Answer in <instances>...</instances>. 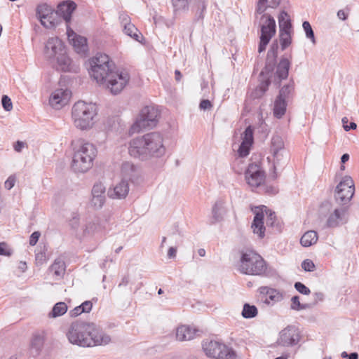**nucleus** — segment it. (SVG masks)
I'll return each instance as SVG.
<instances>
[{
    "label": "nucleus",
    "mask_w": 359,
    "mask_h": 359,
    "mask_svg": "<svg viewBox=\"0 0 359 359\" xmlns=\"http://www.w3.org/2000/svg\"><path fill=\"white\" fill-rule=\"evenodd\" d=\"M279 32H292V26L290 15L284 10L278 13Z\"/></svg>",
    "instance_id": "nucleus-29"
},
{
    "label": "nucleus",
    "mask_w": 359,
    "mask_h": 359,
    "mask_svg": "<svg viewBox=\"0 0 359 359\" xmlns=\"http://www.w3.org/2000/svg\"><path fill=\"white\" fill-rule=\"evenodd\" d=\"M202 348L210 359H236V352L224 343L216 340H204Z\"/></svg>",
    "instance_id": "nucleus-8"
},
{
    "label": "nucleus",
    "mask_w": 359,
    "mask_h": 359,
    "mask_svg": "<svg viewBox=\"0 0 359 359\" xmlns=\"http://www.w3.org/2000/svg\"><path fill=\"white\" fill-rule=\"evenodd\" d=\"M105 187L99 182L96 183L92 189L91 205L95 209H100L105 202Z\"/></svg>",
    "instance_id": "nucleus-19"
},
{
    "label": "nucleus",
    "mask_w": 359,
    "mask_h": 359,
    "mask_svg": "<svg viewBox=\"0 0 359 359\" xmlns=\"http://www.w3.org/2000/svg\"><path fill=\"white\" fill-rule=\"evenodd\" d=\"M264 211L267 215L266 224L268 226H273L275 224L276 215L275 212L267 209L266 206H263Z\"/></svg>",
    "instance_id": "nucleus-49"
},
{
    "label": "nucleus",
    "mask_w": 359,
    "mask_h": 359,
    "mask_svg": "<svg viewBox=\"0 0 359 359\" xmlns=\"http://www.w3.org/2000/svg\"><path fill=\"white\" fill-rule=\"evenodd\" d=\"M81 310V305L79 306L75 307L73 310L70 311V313H69L70 316L72 317H76V316H78L79 315H80L82 313H83Z\"/></svg>",
    "instance_id": "nucleus-60"
},
{
    "label": "nucleus",
    "mask_w": 359,
    "mask_h": 359,
    "mask_svg": "<svg viewBox=\"0 0 359 359\" xmlns=\"http://www.w3.org/2000/svg\"><path fill=\"white\" fill-rule=\"evenodd\" d=\"M1 102L3 107L6 111H9L13 109L12 102L8 96L3 95Z\"/></svg>",
    "instance_id": "nucleus-52"
},
{
    "label": "nucleus",
    "mask_w": 359,
    "mask_h": 359,
    "mask_svg": "<svg viewBox=\"0 0 359 359\" xmlns=\"http://www.w3.org/2000/svg\"><path fill=\"white\" fill-rule=\"evenodd\" d=\"M292 32H279V38L280 41L281 49H286L292 43Z\"/></svg>",
    "instance_id": "nucleus-43"
},
{
    "label": "nucleus",
    "mask_w": 359,
    "mask_h": 359,
    "mask_svg": "<svg viewBox=\"0 0 359 359\" xmlns=\"http://www.w3.org/2000/svg\"><path fill=\"white\" fill-rule=\"evenodd\" d=\"M263 290H266V297L264 300L266 304H274L280 302L283 299V294L276 289L264 287Z\"/></svg>",
    "instance_id": "nucleus-33"
},
{
    "label": "nucleus",
    "mask_w": 359,
    "mask_h": 359,
    "mask_svg": "<svg viewBox=\"0 0 359 359\" xmlns=\"http://www.w3.org/2000/svg\"><path fill=\"white\" fill-rule=\"evenodd\" d=\"M57 62V69L62 72H76L79 67L72 62V60L66 55V51H64L60 55L55 58V62Z\"/></svg>",
    "instance_id": "nucleus-23"
},
{
    "label": "nucleus",
    "mask_w": 359,
    "mask_h": 359,
    "mask_svg": "<svg viewBox=\"0 0 359 359\" xmlns=\"http://www.w3.org/2000/svg\"><path fill=\"white\" fill-rule=\"evenodd\" d=\"M74 154L72 162V168L76 172H85L92 166L96 156L95 147L89 142L80 141L77 148H74Z\"/></svg>",
    "instance_id": "nucleus-5"
},
{
    "label": "nucleus",
    "mask_w": 359,
    "mask_h": 359,
    "mask_svg": "<svg viewBox=\"0 0 359 359\" xmlns=\"http://www.w3.org/2000/svg\"><path fill=\"white\" fill-rule=\"evenodd\" d=\"M283 0H256L255 12L276 13L278 14L282 9L280 8Z\"/></svg>",
    "instance_id": "nucleus-16"
},
{
    "label": "nucleus",
    "mask_w": 359,
    "mask_h": 359,
    "mask_svg": "<svg viewBox=\"0 0 359 359\" xmlns=\"http://www.w3.org/2000/svg\"><path fill=\"white\" fill-rule=\"evenodd\" d=\"M270 152L273 156V166L274 172L277 168L285 164L287 161V152L285 148L284 142L281 137L274 135L272 137L270 145Z\"/></svg>",
    "instance_id": "nucleus-10"
},
{
    "label": "nucleus",
    "mask_w": 359,
    "mask_h": 359,
    "mask_svg": "<svg viewBox=\"0 0 359 359\" xmlns=\"http://www.w3.org/2000/svg\"><path fill=\"white\" fill-rule=\"evenodd\" d=\"M309 308V304H301L299 296H294L291 299L290 309L294 311H301Z\"/></svg>",
    "instance_id": "nucleus-46"
},
{
    "label": "nucleus",
    "mask_w": 359,
    "mask_h": 359,
    "mask_svg": "<svg viewBox=\"0 0 359 359\" xmlns=\"http://www.w3.org/2000/svg\"><path fill=\"white\" fill-rule=\"evenodd\" d=\"M106 222H90L86 224L85 228L83 230V236H89L95 233H102L106 229L104 224Z\"/></svg>",
    "instance_id": "nucleus-31"
},
{
    "label": "nucleus",
    "mask_w": 359,
    "mask_h": 359,
    "mask_svg": "<svg viewBox=\"0 0 359 359\" xmlns=\"http://www.w3.org/2000/svg\"><path fill=\"white\" fill-rule=\"evenodd\" d=\"M245 180L252 187L261 186L265 180V173L257 163H250L245 171Z\"/></svg>",
    "instance_id": "nucleus-13"
},
{
    "label": "nucleus",
    "mask_w": 359,
    "mask_h": 359,
    "mask_svg": "<svg viewBox=\"0 0 359 359\" xmlns=\"http://www.w3.org/2000/svg\"><path fill=\"white\" fill-rule=\"evenodd\" d=\"M208 2L205 0H196L195 8L196 15L198 20H203L204 13L206 11Z\"/></svg>",
    "instance_id": "nucleus-41"
},
{
    "label": "nucleus",
    "mask_w": 359,
    "mask_h": 359,
    "mask_svg": "<svg viewBox=\"0 0 359 359\" xmlns=\"http://www.w3.org/2000/svg\"><path fill=\"white\" fill-rule=\"evenodd\" d=\"M25 147V143L21 141H18L14 145V149L17 152H20Z\"/></svg>",
    "instance_id": "nucleus-63"
},
{
    "label": "nucleus",
    "mask_w": 359,
    "mask_h": 359,
    "mask_svg": "<svg viewBox=\"0 0 359 359\" xmlns=\"http://www.w3.org/2000/svg\"><path fill=\"white\" fill-rule=\"evenodd\" d=\"M158 111L151 106H146L142 109L140 113L130 129V133H139L144 128H152L157 123Z\"/></svg>",
    "instance_id": "nucleus-9"
},
{
    "label": "nucleus",
    "mask_w": 359,
    "mask_h": 359,
    "mask_svg": "<svg viewBox=\"0 0 359 359\" xmlns=\"http://www.w3.org/2000/svg\"><path fill=\"white\" fill-rule=\"evenodd\" d=\"M348 13H349L348 8L341 9V10L338 11L337 17L339 19H340L341 20H346L347 19Z\"/></svg>",
    "instance_id": "nucleus-55"
},
{
    "label": "nucleus",
    "mask_w": 359,
    "mask_h": 359,
    "mask_svg": "<svg viewBox=\"0 0 359 359\" xmlns=\"http://www.w3.org/2000/svg\"><path fill=\"white\" fill-rule=\"evenodd\" d=\"M300 339L299 328L294 325H288L279 332L277 344L283 347L294 346L298 344Z\"/></svg>",
    "instance_id": "nucleus-12"
},
{
    "label": "nucleus",
    "mask_w": 359,
    "mask_h": 359,
    "mask_svg": "<svg viewBox=\"0 0 359 359\" xmlns=\"http://www.w3.org/2000/svg\"><path fill=\"white\" fill-rule=\"evenodd\" d=\"M257 313V309L255 306L246 303L243 306L241 314L244 318H252L255 317Z\"/></svg>",
    "instance_id": "nucleus-44"
},
{
    "label": "nucleus",
    "mask_w": 359,
    "mask_h": 359,
    "mask_svg": "<svg viewBox=\"0 0 359 359\" xmlns=\"http://www.w3.org/2000/svg\"><path fill=\"white\" fill-rule=\"evenodd\" d=\"M67 311V306L65 302H57L53 306L51 315L53 317H58L65 314Z\"/></svg>",
    "instance_id": "nucleus-45"
},
{
    "label": "nucleus",
    "mask_w": 359,
    "mask_h": 359,
    "mask_svg": "<svg viewBox=\"0 0 359 359\" xmlns=\"http://www.w3.org/2000/svg\"><path fill=\"white\" fill-rule=\"evenodd\" d=\"M15 180L13 177H9L8 180L5 182V187L10 190L15 185Z\"/></svg>",
    "instance_id": "nucleus-59"
},
{
    "label": "nucleus",
    "mask_w": 359,
    "mask_h": 359,
    "mask_svg": "<svg viewBox=\"0 0 359 359\" xmlns=\"http://www.w3.org/2000/svg\"><path fill=\"white\" fill-rule=\"evenodd\" d=\"M81 311L89 312L92 309L93 304L90 301H86L81 304Z\"/></svg>",
    "instance_id": "nucleus-57"
},
{
    "label": "nucleus",
    "mask_w": 359,
    "mask_h": 359,
    "mask_svg": "<svg viewBox=\"0 0 359 359\" xmlns=\"http://www.w3.org/2000/svg\"><path fill=\"white\" fill-rule=\"evenodd\" d=\"M76 8V4L74 1H65L58 4L55 14L61 16L66 22H69Z\"/></svg>",
    "instance_id": "nucleus-20"
},
{
    "label": "nucleus",
    "mask_w": 359,
    "mask_h": 359,
    "mask_svg": "<svg viewBox=\"0 0 359 359\" xmlns=\"http://www.w3.org/2000/svg\"><path fill=\"white\" fill-rule=\"evenodd\" d=\"M278 43L274 41L267 53V63L265 67L266 72H271L273 69V65L278 55Z\"/></svg>",
    "instance_id": "nucleus-30"
},
{
    "label": "nucleus",
    "mask_w": 359,
    "mask_h": 359,
    "mask_svg": "<svg viewBox=\"0 0 359 359\" xmlns=\"http://www.w3.org/2000/svg\"><path fill=\"white\" fill-rule=\"evenodd\" d=\"M123 30L124 34L130 36L135 41H140L141 34L139 32L138 29L135 27V26L133 24L127 23L123 26Z\"/></svg>",
    "instance_id": "nucleus-40"
},
{
    "label": "nucleus",
    "mask_w": 359,
    "mask_h": 359,
    "mask_svg": "<svg viewBox=\"0 0 359 359\" xmlns=\"http://www.w3.org/2000/svg\"><path fill=\"white\" fill-rule=\"evenodd\" d=\"M119 20L123 26L127 23H131L129 16L126 13H121L119 15Z\"/></svg>",
    "instance_id": "nucleus-58"
},
{
    "label": "nucleus",
    "mask_w": 359,
    "mask_h": 359,
    "mask_svg": "<svg viewBox=\"0 0 359 359\" xmlns=\"http://www.w3.org/2000/svg\"><path fill=\"white\" fill-rule=\"evenodd\" d=\"M343 127L346 131H349L350 130L355 129L357 128V125L354 122H351L349 125H344Z\"/></svg>",
    "instance_id": "nucleus-64"
},
{
    "label": "nucleus",
    "mask_w": 359,
    "mask_h": 359,
    "mask_svg": "<svg viewBox=\"0 0 359 359\" xmlns=\"http://www.w3.org/2000/svg\"><path fill=\"white\" fill-rule=\"evenodd\" d=\"M290 67V62L287 58L283 57L280 59L277 65L276 71V77L278 79V83L288 77L289 69Z\"/></svg>",
    "instance_id": "nucleus-28"
},
{
    "label": "nucleus",
    "mask_w": 359,
    "mask_h": 359,
    "mask_svg": "<svg viewBox=\"0 0 359 359\" xmlns=\"http://www.w3.org/2000/svg\"><path fill=\"white\" fill-rule=\"evenodd\" d=\"M318 241V233L315 231H306L301 238L300 243L304 247H309Z\"/></svg>",
    "instance_id": "nucleus-36"
},
{
    "label": "nucleus",
    "mask_w": 359,
    "mask_h": 359,
    "mask_svg": "<svg viewBox=\"0 0 359 359\" xmlns=\"http://www.w3.org/2000/svg\"><path fill=\"white\" fill-rule=\"evenodd\" d=\"M242 142L238 149L241 157L247 156L254 142L253 128L251 126H248L242 134Z\"/></svg>",
    "instance_id": "nucleus-17"
},
{
    "label": "nucleus",
    "mask_w": 359,
    "mask_h": 359,
    "mask_svg": "<svg viewBox=\"0 0 359 359\" xmlns=\"http://www.w3.org/2000/svg\"><path fill=\"white\" fill-rule=\"evenodd\" d=\"M176 253H177V248L175 247H170L168 251V257L169 259L175 258L176 257Z\"/></svg>",
    "instance_id": "nucleus-62"
},
{
    "label": "nucleus",
    "mask_w": 359,
    "mask_h": 359,
    "mask_svg": "<svg viewBox=\"0 0 359 359\" xmlns=\"http://www.w3.org/2000/svg\"><path fill=\"white\" fill-rule=\"evenodd\" d=\"M55 15H57L55 14V12H53V14L48 15V18H47L46 20H45L44 23L41 22V25L48 29L54 27L57 24L55 19Z\"/></svg>",
    "instance_id": "nucleus-48"
},
{
    "label": "nucleus",
    "mask_w": 359,
    "mask_h": 359,
    "mask_svg": "<svg viewBox=\"0 0 359 359\" xmlns=\"http://www.w3.org/2000/svg\"><path fill=\"white\" fill-rule=\"evenodd\" d=\"M287 100L277 96L273 104V115L277 118H280L285 114L287 108Z\"/></svg>",
    "instance_id": "nucleus-32"
},
{
    "label": "nucleus",
    "mask_w": 359,
    "mask_h": 359,
    "mask_svg": "<svg viewBox=\"0 0 359 359\" xmlns=\"http://www.w3.org/2000/svg\"><path fill=\"white\" fill-rule=\"evenodd\" d=\"M198 330L189 325H180L176 330V338L179 341H189L193 339Z\"/></svg>",
    "instance_id": "nucleus-26"
},
{
    "label": "nucleus",
    "mask_w": 359,
    "mask_h": 359,
    "mask_svg": "<svg viewBox=\"0 0 359 359\" xmlns=\"http://www.w3.org/2000/svg\"><path fill=\"white\" fill-rule=\"evenodd\" d=\"M64 51L65 46L58 37L49 38L45 45L44 55L50 62H54Z\"/></svg>",
    "instance_id": "nucleus-14"
},
{
    "label": "nucleus",
    "mask_w": 359,
    "mask_h": 359,
    "mask_svg": "<svg viewBox=\"0 0 359 359\" xmlns=\"http://www.w3.org/2000/svg\"><path fill=\"white\" fill-rule=\"evenodd\" d=\"M294 82L292 79H291L287 84L283 86L280 88L278 96L287 100L290 95L294 91Z\"/></svg>",
    "instance_id": "nucleus-42"
},
{
    "label": "nucleus",
    "mask_w": 359,
    "mask_h": 359,
    "mask_svg": "<svg viewBox=\"0 0 359 359\" xmlns=\"http://www.w3.org/2000/svg\"><path fill=\"white\" fill-rule=\"evenodd\" d=\"M165 151L163 136L156 132L133 139L128 148L131 156L141 160L161 157L165 154Z\"/></svg>",
    "instance_id": "nucleus-3"
},
{
    "label": "nucleus",
    "mask_w": 359,
    "mask_h": 359,
    "mask_svg": "<svg viewBox=\"0 0 359 359\" xmlns=\"http://www.w3.org/2000/svg\"><path fill=\"white\" fill-rule=\"evenodd\" d=\"M13 251L8 248V245L5 242L0 243V255L10 257Z\"/></svg>",
    "instance_id": "nucleus-51"
},
{
    "label": "nucleus",
    "mask_w": 359,
    "mask_h": 359,
    "mask_svg": "<svg viewBox=\"0 0 359 359\" xmlns=\"http://www.w3.org/2000/svg\"><path fill=\"white\" fill-rule=\"evenodd\" d=\"M36 12L40 22L44 23L45 20L48 18V15L53 14L54 11L48 4H43L37 6Z\"/></svg>",
    "instance_id": "nucleus-37"
},
{
    "label": "nucleus",
    "mask_w": 359,
    "mask_h": 359,
    "mask_svg": "<svg viewBox=\"0 0 359 359\" xmlns=\"http://www.w3.org/2000/svg\"><path fill=\"white\" fill-rule=\"evenodd\" d=\"M266 265L264 259L257 252L248 250L242 253L239 271L245 274L261 276L265 273Z\"/></svg>",
    "instance_id": "nucleus-7"
},
{
    "label": "nucleus",
    "mask_w": 359,
    "mask_h": 359,
    "mask_svg": "<svg viewBox=\"0 0 359 359\" xmlns=\"http://www.w3.org/2000/svg\"><path fill=\"white\" fill-rule=\"evenodd\" d=\"M302 267L306 271H313L315 269V264L313 261L306 259L302 263Z\"/></svg>",
    "instance_id": "nucleus-53"
},
{
    "label": "nucleus",
    "mask_w": 359,
    "mask_h": 359,
    "mask_svg": "<svg viewBox=\"0 0 359 359\" xmlns=\"http://www.w3.org/2000/svg\"><path fill=\"white\" fill-rule=\"evenodd\" d=\"M224 212V202L222 201H217L212 208V215L214 222L222 221L223 219Z\"/></svg>",
    "instance_id": "nucleus-34"
},
{
    "label": "nucleus",
    "mask_w": 359,
    "mask_h": 359,
    "mask_svg": "<svg viewBox=\"0 0 359 359\" xmlns=\"http://www.w3.org/2000/svg\"><path fill=\"white\" fill-rule=\"evenodd\" d=\"M97 109L95 104L84 101L76 102L72 109V117L76 128L87 130L95 123Z\"/></svg>",
    "instance_id": "nucleus-4"
},
{
    "label": "nucleus",
    "mask_w": 359,
    "mask_h": 359,
    "mask_svg": "<svg viewBox=\"0 0 359 359\" xmlns=\"http://www.w3.org/2000/svg\"><path fill=\"white\" fill-rule=\"evenodd\" d=\"M121 173L123 180L133 182L138 177L140 172L138 168L130 161L123 162L121 167Z\"/></svg>",
    "instance_id": "nucleus-21"
},
{
    "label": "nucleus",
    "mask_w": 359,
    "mask_h": 359,
    "mask_svg": "<svg viewBox=\"0 0 359 359\" xmlns=\"http://www.w3.org/2000/svg\"><path fill=\"white\" fill-rule=\"evenodd\" d=\"M276 13L255 12V22L260 31L258 52L262 53L276 33Z\"/></svg>",
    "instance_id": "nucleus-6"
},
{
    "label": "nucleus",
    "mask_w": 359,
    "mask_h": 359,
    "mask_svg": "<svg viewBox=\"0 0 359 359\" xmlns=\"http://www.w3.org/2000/svg\"><path fill=\"white\" fill-rule=\"evenodd\" d=\"M44 343L43 336L41 334L36 333L33 335L31 341V348L38 354L43 348Z\"/></svg>",
    "instance_id": "nucleus-39"
},
{
    "label": "nucleus",
    "mask_w": 359,
    "mask_h": 359,
    "mask_svg": "<svg viewBox=\"0 0 359 359\" xmlns=\"http://www.w3.org/2000/svg\"><path fill=\"white\" fill-rule=\"evenodd\" d=\"M91 76L100 85H104L114 95L118 94L128 83L130 76L127 72L116 71L113 61L106 54L97 53L90 60Z\"/></svg>",
    "instance_id": "nucleus-1"
},
{
    "label": "nucleus",
    "mask_w": 359,
    "mask_h": 359,
    "mask_svg": "<svg viewBox=\"0 0 359 359\" xmlns=\"http://www.w3.org/2000/svg\"><path fill=\"white\" fill-rule=\"evenodd\" d=\"M200 109L203 110L210 109L212 107L211 102L208 100H203L200 103Z\"/></svg>",
    "instance_id": "nucleus-56"
},
{
    "label": "nucleus",
    "mask_w": 359,
    "mask_h": 359,
    "mask_svg": "<svg viewBox=\"0 0 359 359\" xmlns=\"http://www.w3.org/2000/svg\"><path fill=\"white\" fill-rule=\"evenodd\" d=\"M355 192L354 182L350 176H345L336 187L335 199L345 205L353 198Z\"/></svg>",
    "instance_id": "nucleus-11"
},
{
    "label": "nucleus",
    "mask_w": 359,
    "mask_h": 359,
    "mask_svg": "<svg viewBox=\"0 0 359 359\" xmlns=\"http://www.w3.org/2000/svg\"><path fill=\"white\" fill-rule=\"evenodd\" d=\"M173 15L176 18L181 13L189 11V0H171Z\"/></svg>",
    "instance_id": "nucleus-35"
},
{
    "label": "nucleus",
    "mask_w": 359,
    "mask_h": 359,
    "mask_svg": "<svg viewBox=\"0 0 359 359\" xmlns=\"http://www.w3.org/2000/svg\"><path fill=\"white\" fill-rule=\"evenodd\" d=\"M347 209L345 207L336 208L327 219V226L334 228L347 222Z\"/></svg>",
    "instance_id": "nucleus-18"
},
{
    "label": "nucleus",
    "mask_w": 359,
    "mask_h": 359,
    "mask_svg": "<svg viewBox=\"0 0 359 359\" xmlns=\"http://www.w3.org/2000/svg\"><path fill=\"white\" fill-rule=\"evenodd\" d=\"M67 30L68 39L72 42L75 50L78 53H85L87 51V40L85 37L76 35L73 31Z\"/></svg>",
    "instance_id": "nucleus-25"
},
{
    "label": "nucleus",
    "mask_w": 359,
    "mask_h": 359,
    "mask_svg": "<svg viewBox=\"0 0 359 359\" xmlns=\"http://www.w3.org/2000/svg\"><path fill=\"white\" fill-rule=\"evenodd\" d=\"M294 288L301 294L304 295H309L311 293V290L304 284L301 282H296L294 283Z\"/></svg>",
    "instance_id": "nucleus-50"
},
{
    "label": "nucleus",
    "mask_w": 359,
    "mask_h": 359,
    "mask_svg": "<svg viewBox=\"0 0 359 359\" xmlns=\"http://www.w3.org/2000/svg\"><path fill=\"white\" fill-rule=\"evenodd\" d=\"M306 38L309 39L313 44L316 43V38L313 30L308 21H304L302 24Z\"/></svg>",
    "instance_id": "nucleus-47"
},
{
    "label": "nucleus",
    "mask_w": 359,
    "mask_h": 359,
    "mask_svg": "<svg viewBox=\"0 0 359 359\" xmlns=\"http://www.w3.org/2000/svg\"><path fill=\"white\" fill-rule=\"evenodd\" d=\"M66 269V264L65 261L61 258H56L53 263L48 269V272L52 275L55 280L62 279L65 275Z\"/></svg>",
    "instance_id": "nucleus-22"
},
{
    "label": "nucleus",
    "mask_w": 359,
    "mask_h": 359,
    "mask_svg": "<svg viewBox=\"0 0 359 359\" xmlns=\"http://www.w3.org/2000/svg\"><path fill=\"white\" fill-rule=\"evenodd\" d=\"M270 83L271 81L269 79L262 80L260 84L251 93V97L253 99L262 97L268 90Z\"/></svg>",
    "instance_id": "nucleus-38"
},
{
    "label": "nucleus",
    "mask_w": 359,
    "mask_h": 359,
    "mask_svg": "<svg viewBox=\"0 0 359 359\" xmlns=\"http://www.w3.org/2000/svg\"><path fill=\"white\" fill-rule=\"evenodd\" d=\"M313 296L315 304H317L318 302H322L324 299V294L321 292L314 293Z\"/></svg>",
    "instance_id": "nucleus-61"
},
{
    "label": "nucleus",
    "mask_w": 359,
    "mask_h": 359,
    "mask_svg": "<svg viewBox=\"0 0 359 359\" xmlns=\"http://www.w3.org/2000/svg\"><path fill=\"white\" fill-rule=\"evenodd\" d=\"M264 212L263 209L261 212H257L255 213L253 222L252 223L251 228L253 230V233L257 234L259 238H263L265 235V227L264 226Z\"/></svg>",
    "instance_id": "nucleus-27"
},
{
    "label": "nucleus",
    "mask_w": 359,
    "mask_h": 359,
    "mask_svg": "<svg viewBox=\"0 0 359 359\" xmlns=\"http://www.w3.org/2000/svg\"><path fill=\"white\" fill-rule=\"evenodd\" d=\"M70 97V90L68 89L58 88L51 93L49 98V104L53 108L60 109L68 104Z\"/></svg>",
    "instance_id": "nucleus-15"
},
{
    "label": "nucleus",
    "mask_w": 359,
    "mask_h": 359,
    "mask_svg": "<svg viewBox=\"0 0 359 359\" xmlns=\"http://www.w3.org/2000/svg\"><path fill=\"white\" fill-rule=\"evenodd\" d=\"M129 191V185L128 181L122 180L113 189L108 191V195L112 198H125Z\"/></svg>",
    "instance_id": "nucleus-24"
},
{
    "label": "nucleus",
    "mask_w": 359,
    "mask_h": 359,
    "mask_svg": "<svg viewBox=\"0 0 359 359\" xmlns=\"http://www.w3.org/2000/svg\"><path fill=\"white\" fill-rule=\"evenodd\" d=\"M67 337L70 343L83 347L104 346L111 341V337L96 324L83 321L72 323Z\"/></svg>",
    "instance_id": "nucleus-2"
},
{
    "label": "nucleus",
    "mask_w": 359,
    "mask_h": 359,
    "mask_svg": "<svg viewBox=\"0 0 359 359\" xmlns=\"http://www.w3.org/2000/svg\"><path fill=\"white\" fill-rule=\"evenodd\" d=\"M41 236V233L39 231L33 232L29 238V245L34 246L39 241V238Z\"/></svg>",
    "instance_id": "nucleus-54"
}]
</instances>
